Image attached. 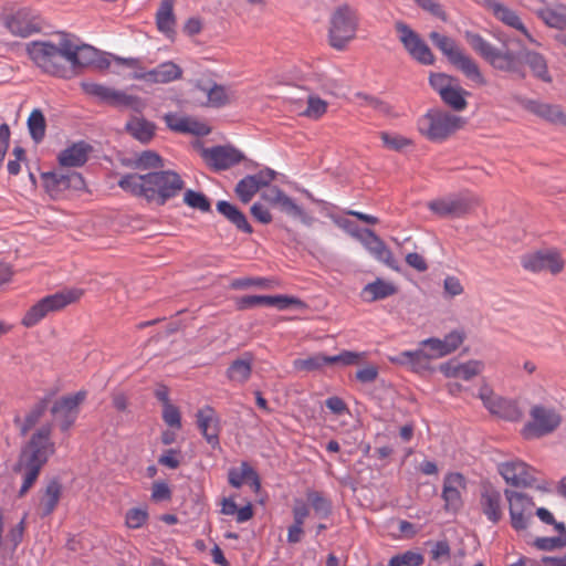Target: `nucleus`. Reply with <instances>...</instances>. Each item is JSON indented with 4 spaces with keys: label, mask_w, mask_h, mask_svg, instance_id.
Segmentation results:
<instances>
[{
    "label": "nucleus",
    "mask_w": 566,
    "mask_h": 566,
    "mask_svg": "<svg viewBox=\"0 0 566 566\" xmlns=\"http://www.w3.org/2000/svg\"><path fill=\"white\" fill-rule=\"evenodd\" d=\"M30 59L45 73L69 78L73 71L97 63L98 51L88 44H80L73 38L63 36L57 44L33 41L27 45Z\"/></svg>",
    "instance_id": "nucleus-1"
},
{
    "label": "nucleus",
    "mask_w": 566,
    "mask_h": 566,
    "mask_svg": "<svg viewBox=\"0 0 566 566\" xmlns=\"http://www.w3.org/2000/svg\"><path fill=\"white\" fill-rule=\"evenodd\" d=\"M118 186L134 196L161 206L176 197L182 190L185 182L176 171L161 170L145 175H125L119 179Z\"/></svg>",
    "instance_id": "nucleus-2"
},
{
    "label": "nucleus",
    "mask_w": 566,
    "mask_h": 566,
    "mask_svg": "<svg viewBox=\"0 0 566 566\" xmlns=\"http://www.w3.org/2000/svg\"><path fill=\"white\" fill-rule=\"evenodd\" d=\"M51 426L39 428L31 437L29 443L21 450L18 461L13 465V472L21 474L22 485L19 496L22 497L38 480L41 469L49 457L54 452V444L50 440Z\"/></svg>",
    "instance_id": "nucleus-3"
},
{
    "label": "nucleus",
    "mask_w": 566,
    "mask_h": 566,
    "mask_svg": "<svg viewBox=\"0 0 566 566\" xmlns=\"http://www.w3.org/2000/svg\"><path fill=\"white\" fill-rule=\"evenodd\" d=\"M429 38L448 59V61L460 70L469 80L479 85H484L486 83L476 62L470 55L465 54L452 38L436 31H432L429 34Z\"/></svg>",
    "instance_id": "nucleus-4"
},
{
    "label": "nucleus",
    "mask_w": 566,
    "mask_h": 566,
    "mask_svg": "<svg viewBox=\"0 0 566 566\" xmlns=\"http://www.w3.org/2000/svg\"><path fill=\"white\" fill-rule=\"evenodd\" d=\"M83 295L81 289H64L54 294L48 295L35 303L23 316L22 324L25 327L35 326L49 313L56 312L66 305L76 302Z\"/></svg>",
    "instance_id": "nucleus-5"
},
{
    "label": "nucleus",
    "mask_w": 566,
    "mask_h": 566,
    "mask_svg": "<svg viewBox=\"0 0 566 566\" xmlns=\"http://www.w3.org/2000/svg\"><path fill=\"white\" fill-rule=\"evenodd\" d=\"M464 119L460 116L440 112L429 111L419 122L418 127L422 135L433 142H441L460 129Z\"/></svg>",
    "instance_id": "nucleus-6"
},
{
    "label": "nucleus",
    "mask_w": 566,
    "mask_h": 566,
    "mask_svg": "<svg viewBox=\"0 0 566 566\" xmlns=\"http://www.w3.org/2000/svg\"><path fill=\"white\" fill-rule=\"evenodd\" d=\"M465 39L471 48L494 69L516 73L517 55L510 50H500L483 39L480 34L467 32Z\"/></svg>",
    "instance_id": "nucleus-7"
},
{
    "label": "nucleus",
    "mask_w": 566,
    "mask_h": 566,
    "mask_svg": "<svg viewBox=\"0 0 566 566\" xmlns=\"http://www.w3.org/2000/svg\"><path fill=\"white\" fill-rule=\"evenodd\" d=\"M358 28V15L348 4L339 6L331 17L329 43L334 49L343 50L352 41Z\"/></svg>",
    "instance_id": "nucleus-8"
},
{
    "label": "nucleus",
    "mask_w": 566,
    "mask_h": 566,
    "mask_svg": "<svg viewBox=\"0 0 566 566\" xmlns=\"http://www.w3.org/2000/svg\"><path fill=\"white\" fill-rule=\"evenodd\" d=\"M530 418L522 429V434L527 440L554 432L562 422V416L554 407L541 403L532 406Z\"/></svg>",
    "instance_id": "nucleus-9"
},
{
    "label": "nucleus",
    "mask_w": 566,
    "mask_h": 566,
    "mask_svg": "<svg viewBox=\"0 0 566 566\" xmlns=\"http://www.w3.org/2000/svg\"><path fill=\"white\" fill-rule=\"evenodd\" d=\"M9 32L19 38H28L42 31L43 19L31 8H20L4 18Z\"/></svg>",
    "instance_id": "nucleus-10"
},
{
    "label": "nucleus",
    "mask_w": 566,
    "mask_h": 566,
    "mask_svg": "<svg viewBox=\"0 0 566 566\" xmlns=\"http://www.w3.org/2000/svg\"><path fill=\"white\" fill-rule=\"evenodd\" d=\"M521 264L525 270L534 273L547 271L555 275L563 271L565 262L557 250L544 249L524 254L521 258Z\"/></svg>",
    "instance_id": "nucleus-11"
},
{
    "label": "nucleus",
    "mask_w": 566,
    "mask_h": 566,
    "mask_svg": "<svg viewBox=\"0 0 566 566\" xmlns=\"http://www.w3.org/2000/svg\"><path fill=\"white\" fill-rule=\"evenodd\" d=\"M509 502L512 527L520 532L527 528L533 518L535 504L530 496L522 492L505 490Z\"/></svg>",
    "instance_id": "nucleus-12"
},
{
    "label": "nucleus",
    "mask_w": 566,
    "mask_h": 566,
    "mask_svg": "<svg viewBox=\"0 0 566 566\" xmlns=\"http://www.w3.org/2000/svg\"><path fill=\"white\" fill-rule=\"evenodd\" d=\"M42 181L48 193L56 198L65 190H83L85 188L84 178L76 171H49L42 174Z\"/></svg>",
    "instance_id": "nucleus-13"
},
{
    "label": "nucleus",
    "mask_w": 566,
    "mask_h": 566,
    "mask_svg": "<svg viewBox=\"0 0 566 566\" xmlns=\"http://www.w3.org/2000/svg\"><path fill=\"white\" fill-rule=\"evenodd\" d=\"M395 27L399 40L415 60L424 65L433 64L434 56L430 48L409 25L399 21L396 22Z\"/></svg>",
    "instance_id": "nucleus-14"
},
{
    "label": "nucleus",
    "mask_w": 566,
    "mask_h": 566,
    "mask_svg": "<svg viewBox=\"0 0 566 566\" xmlns=\"http://www.w3.org/2000/svg\"><path fill=\"white\" fill-rule=\"evenodd\" d=\"M475 203L473 198L458 195L431 200L428 208L439 217L460 218L469 213Z\"/></svg>",
    "instance_id": "nucleus-15"
},
{
    "label": "nucleus",
    "mask_w": 566,
    "mask_h": 566,
    "mask_svg": "<svg viewBox=\"0 0 566 566\" xmlns=\"http://www.w3.org/2000/svg\"><path fill=\"white\" fill-rule=\"evenodd\" d=\"M464 334L461 331H452L443 339L430 337L421 340L419 346L424 349L429 361L444 357L457 350L463 343Z\"/></svg>",
    "instance_id": "nucleus-16"
},
{
    "label": "nucleus",
    "mask_w": 566,
    "mask_h": 566,
    "mask_svg": "<svg viewBox=\"0 0 566 566\" xmlns=\"http://www.w3.org/2000/svg\"><path fill=\"white\" fill-rule=\"evenodd\" d=\"M353 237L358 239L377 261L395 271L399 270L398 262L394 258L392 252L373 230L364 229L361 233H353Z\"/></svg>",
    "instance_id": "nucleus-17"
},
{
    "label": "nucleus",
    "mask_w": 566,
    "mask_h": 566,
    "mask_svg": "<svg viewBox=\"0 0 566 566\" xmlns=\"http://www.w3.org/2000/svg\"><path fill=\"white\" fill-rule=\"evenodd\" d=\"M480 398L490 412L503 419L518 421L523 417V412L516 402L494 395L488 387L481 388Z\"/></svg>",
    "instance_id": "nucleus-18"
},
{
    "label": "nucleus",
    "mask_w": 566,
    "mask_h": 566,
    "mask_svg": "<svg viewBox=\"0 0 566 566\" xmlns=\"http://www.w3.org/2000/svg\"><path fill=\"white\" fill-rule=\"evenodd\" d=\"M85 396L84 391H78L62 397L53 405L51 411L59 420L62 431H67L75 422L78 415V405L85 399Z\"/></svg>",
    "instance_id": "nucleus-19"
},
{
    "label": "nucleus",
    "mask_w": 566,
    "mask_h": 566,
    "mask_svg": "<svg viewBox=\"0 0 566 566\" xmlns=\"http://www.w3.org/2000/svg\"><path fill=\"white\" fill-rule=\"evenodd\" d=\"M499 471L503 479L517 488H527L534 486L536 482L535 473L536 471L528 467L525 462L522 461H512L502 463L499 467Z\"/></svg>",
    "instance_id": "nucleus-20"
},
{
    "label": "nucleus",
    "mask_w": 566,
    "mask_h": 566,
    "mask_svg": "<svg viewBox=\"0 0 566 566\" xmlns=\"http://www.w3.org/2000/svg\"><path fill=\"white\" fill-rule=\"evenodd\" d=\"M206 161L217 170H224L240 163L243 155L231 146H214L202 153Z\"/></svg>",
    "instance_id": "nucleus-21"
},
{
    "label": "nucleus",
    "mask_w": 566,
    "mask_h": 566,
    "mask_svg": "<svg viewBox=\"0 0 566 566\" xmlns=\"http://www.w3.org/2000/svg\"><path fill=\"white\" fill-rule=\"evenodd\" d=\"M166 125L174 132L191 134L196 136L209 135L210 127L189 116H180L176 113H168L165 115Z\"/></svg>",
    "instance_id": "nucleus-22"
},
{
    "label": "nucleus",
    "mask_w": 566,
    "mask_h": 566,
    "mask_svg": "<svg viewBox=\"0 0 566 566\" xmlns=\"http://www.w3.org/2000/svg\"><path fill=\"white\" fill-rule=\"evenodd\" d=\"M465 489V480L460 473H449L443 480L442 499L446 510H458L461 504V491Z\"/></svg>",
    "instance_id": "nucleus-23"
},
{
    "label": "nucleus",
    "mask_w": 566,
    "mask_h": 566,
    "mask_svg": "<svg viewBox=\"0 0 566 566\" xmlns=\"http://www.w3.org/2000/svg\"><path fill=\"white\" fill-rule=\"evenodd\" d=\"M197 424L206 441L216 448L219 446V418L214 410L207 406L197 412Z\"/></svg>",
    "instance_id": "nucleus-24"
},
{
    "label": "nucleus",
    "mask_w": 566,
    "mask_h": 566,
    "mask_svg": "<svg viewBox=\"0 0 566 566\" xmlns=\"http://www.w3.org/2000/svg\"><path fill=\"white\" fill-rule=\"evenodd\" d=\"M480 504L483 514L490 522L496 524L501 521L503 516L502 494L497 489L491 485L483 486Z\"/></svg>",
    "instance_id": "nucleus-25"
},
{
    "label": "nucleus",
    "mask_w": 566,
    "mask_h": 566,
    "mask_svg": "<svg viewBox=\"0 0 566 566\" xmlns=\"http://www.w3.org/2000/svg\"><path fill=\"white\" fill-rule=\"evenodd\" d=\"M523 106L528 112L549 123L566 126V114L557 105L542 103L536 99H525L523 101Z\"/></svg>",
    "instance_id": "nucleus-26"
},
{
    "label": "nucleus",
    "mask_w": 566,
    "mask_h": 566,
    "mask_svg": "<svg viewBox=\"0 0 566 566\" xmlns=\"http://www.w3.org/2000/svg\"><path fill=\"white\" fill-rule=\"evenodd\" d=\"M394 364L408 367L410 370L421 373L430 368V361L424 349L420 346L415 350H403L389 358Z\"/></svg>",
    "instance_id": "nucleus-27"
},
{
    "label": "nucleus",
    "mask_w": 566,
    "mask_h": 566,
    "mask_svg": "<svg viewBox=\"0 0 566 566\" xmlns=\"http://www.w3.org/2000/svg\"><path fill=\"white\" fill-rule=\"evenodd\" d=\"M293 303H295L294 298L282 295H247L237 300V307L239 310H247L256 306H277L279 308H286Z\"/></svg>",
    "instance_id": "nucleus-28"
},
{
    "label": "nucleus",
    "mask_w": 566,
    "mask_h": 566,
    "mask_svg": "<svg viewBox=\"0 0 566 566\" xmlns=\"http://www.w3.org/2000/svg\"><path fill=\"white\" fill-rule=\"evenodd\" d=\"M92 147L85 142H77L59 154V164L63 168L81 167L88 157Z\"/></svg>",
    "instance_id": "nucleus-29"
},
{
    "label": "nucleus",
    "mask_w": 566,
    "mask_h": 566,
    "mask_svg": "<svg viewBox=\"0 0 566 566\" xmlns=\"http://www.w3.org/2000/svg\"><path fill=\"white\" fill-rule=\"evenodd\" d=\"M493 15L501 21L503 24L515 29L521 32L526 40L532 44H537L536 40L532 36V34L526 29L518 13L507 6L500 3V6H494Z\"/></svg>",
    "instance_id": "nucleus-30"
},
{
    "label": "nucleus",
    "mask_w": 566,
    "mask_h": 566,
    "mask_svg": "<svg viewBox=\"0 0 566 566\" xmlns=\"http://www.w3.org/2000/svg\"><path fill=\"white\" fill-rule=\"evenodd\" d=\"M195 91L202 93L207 101L202 105L208 107L219 108L229 103V94L226 86L212 83L198 82L195 85Z\"/></svg>",
    "instance_id": "nucleus-31"
},
{
    "label": "nucleus",
    "mask_w": 566,
    "mask_h": 566,
    "mask_svg": "<svg viewBox=\"0 0 566 566\" xmlns=\"http://www.w3.org/2000/svg\"><path fill=\"white\" fill-rule=\"evenodd\" d=\"M62 495V485L57 480L50 481L44 488L39 502V515L46 517L56 509Z\"/></svg>",
    "instance_id": "nucleus-32"
},
{
    "label": "nucleus",
    "mask_w": 566,
    "mask_h": 566,
    "mask_svg": "<svg viewBox=\"0 0 566 566\" xmlns=\"http://www.w3.org/2000/svg\"><path fill=\"white\" fill-rule=\"evenodd\" d=\"M229 483L233 488H240L247 481L250 482L251 486L255 492L261 488V482L256 471L245 461H243L240 468H232L228 473Z\"/></svg>",
    "instance_id": "nucleus-33"
},
{
    "label": "nucleus",
    "mask_w": 566,
    "mask_h": 566,
    "mask_svg": "<svg viewBox=\"0 0 566 566\" xmlns=\"http://www.w3.org/2000/svg\"><path fill=\"white\" fill-rule=\"evenodd\" d=\"M146 76L150 78V84H167L181 78L182 69L175 62L167 61L149 70Z\"/></svg>",
    "instance_id": "nucleus-34"
},
{
    "label": "nucleus",
    "mask_w": 566,
    "mask_h": 566,
    "mask_svg": "<svg viewBox=\"0 0 566 566\" xmlns=\"http://www.w3.org/2000/svg\"><path fill=\"white\" fill-rule=\"evenodd\" d=\"M127 133H129L136 140L147 144L154 136L156 126L154 123L144 117L134 116L125 125Z\"/></svg>",
    "instance_id": "nucleus-35"
},
{
    "label": "nucleus",
    "mask_w": 566,
    "mask_h": 566,
    "mask_svg": "<svg viewBox=\"0 0 566 566\" xmlns=\"http://www.w3.org/2000/svg\"><path fill=\"white\" fill-rule=\"evenodd\" d=\"M158 30L168 38L175 35L176 18L174 14V1L163 0L156 13Z\"/></svg>",
    "instance_id": "nucleus-36"
},
{
    "label": "nucleus",
    "mask_w": 566,
    "mask_h": 566,
    "mask_svg": "<svg viewBox=\"0 0 566 566\" xmlns=\"http://www.w3.org/2000/svg\"><path fill=\"white\" fill-rule=\"evenodd\" d=\"M108 105L116 108L130 109L135 113H142L146 107V102L137 95H132L125 91L113 87Z\"/></svg>",
    "instance_id": "nucleus-37"
},
{
    "label": "nucleus",
    "mask_w": 566,
    "mask_h": 566,
    "mask_svg": "<svg viewBox=\"0 0 566 566\" xmlns=\"http://www.w3.org/2000/svg\"><path fill=\"white\" fill-rule=\"evenodd\" d=\"M397 292V287L387 281L381 279H377L374 282L368 283L363 289L361 295L366 302H375L378 300H384L394 295Z\"/></svg>",
    "instance_id": "nucleus-38"
},
{
    "label": "nucleus",
    "mask_w": 566,
    "mask_h": 566,
    "mask_svg": "<svg viewBox=\"0 0 566 566\" xmlns=\"http://www.w3.org/2000/svg\"><path fill=\"white\" fill-rule=\"evenodd\" d=\"M217 210L242 232L252 233V228L245 216L232 203L221 200L217 203Z\"/></svg>",
    "instance_id": "nucleus-39"
},
{
    "label": "nucleus",
    "mask_w": 566,
    "mask_h": 566,
    "mask_svg": "<svg viewBox=\"0 0 566 566\" xmlns=\"http://www.w3.org/2000/svg\"><path fill=\"white\" fill-rule=\"evenodd\" d=\"M520 57L530 66L536 77L544 82H551L547 63L539 53L524 51L520 53Z\"/></svg>",
    "instance_id": "nucleus-40"
},
{
    "label": "nucleus",
    "mask_w": 566,
    "mask_h": 566,
    "mask_svg": "<svg viewBox=\"0 0 566 566\" xmlns=\"http://www.w3.org/2000/svg\"><path fill=\"white\" fill-rule=\"evenodd\" d=\"M467 95H469V93L465 90H463L460 86L459 82L457 81L453 85L447 88V91H444L443 94L440 95V97L452 109L461 112L468 105L465 99Z\"/></svg>",
    "instance_id": "nucleus-41"
},
{
    "label": "nucleus",
    "mask_w": 566,
    "mask_h": 566,
    "mask_svg": "<svg viewBox=\"0 0 566 566\" xmlns=\"http://www.w3.org/2000/svg\"><path fill=\"white\" fill-rule=\"evenodd\" d=\"M252 360L250 357L232 361L227 370V376L231 381L244 384L251 376Z\"/></svg>",
    "instance_id": "nucleus-42"
},
{
    "label": "nucleus",
    "mask_w": 566,
    "mask_h": 566,
    "mask_svg": "<svg viewBox=\"0 0 566 566\" xmlns=\"http://www.w3.org/2000/svg\"><path fill=\"white\" fill-rule=\"evenodd\" d=\"M555 530L559 533L558 536L538 537L535 539L534 545L541 551H554L566 547V526L564 523H555Z\"/></svg>",
    "instance_id": "nucleus-43"
},
{
    "label": "nucleus",
    "mask_w": 566,
    "mask_h": 566,
    "mask_svg": "<svg viewBox=\"0 0 566 566\" xmlns=\"http://www.w3.org/2000/svg\"><path fill=\"white\" fill-rule=\"evenodd\" d=\"M538 17L551 28L562 31L566 30V9L565 8H544L538 11Z\"/></svg>",
    "instance_id": "nucleus-44"
},
{
    "label": "nucleus",
    "mask_w": 566,
    "mask_h": 566,
    "mask_svg": "<svg viewBox=\"0 0 566 566\" xmlns=\"http://www.w3.org/2000/svg\"><path fill=\"white\" fill-rule=\"evenodd\" d=\"M306 497L318 517L326 518L329 516L332 512V503L323 495V493L315 490H308L306 492Z\"/></svg>",
    "instance_id": "nucleus-45"
},
{
    "label": "nucleus",
    "mask_w": 566,
    "mask_h": 566,
    "mask_svg": "<svg viewBox=\"0 0 566 566\" xmlns=\"http://www.w3.org/2000/svg\"><path fill=\"white\" fill-rule=\"evenodd\" d=\"M81 87L86 95L108 105L113 87L91 81H83Z\"/></svg>",
    "instance_id": "nucleus-46"
},
{
    "label": "nucleus",
    "mask_w": 566,
    "mask_h": 566,
    "mask_svg": "<svg viewBox=\"0 0 566 566\" xmlns=\"http://www.w3.org/2000/svg\"><path fill=\"white\" fill-rule=\"evenodd\" d=\"M329 356L315 354L306 358H297L293 361V367L298 371H314L326 365H331Z\"/></svg>",
    "instance_id": "nucleus-47"
},
{
    "label": "nucleus",
    "mask_w": 566,
    "mask_h": 566,
    "mask_svg": "<svg viewBox=\"0 0 566 566\" xmlns=\"http://www.w3.org/2000/svg\"><path fill=\"white\" fill-rule=\"evenodd\" d=\"M28 128L35 143H40L44 138L46 125L44 115L40 109L35 108L31 112L28 118Z\"/></svg>",
    "instance_id": "nucleus-48"
},
{
    "label": "nucleus",
    "mask_w": 566,
    "mask_h": 566,
    "mask_svg": "<svg viewBox=\"0 0 566 566\" xmlns=\"http://www.w3.org/2000/svg\"><path fill=\"white\" fill-rule=\"evenodd\" d=\"M134 167L140 170L158 169L164 167V160L156 151L144 150L136 155Z\"/></svg>",
    "instance_id": "nucleus-49"
},
{
    "label": "nucleus",
    "mask_w": 566,
    "mask_h": 566,
    "mask_svg": "<svg viewBox=\"0 0 566 566\" xmlns=\"http://www.w3.org/2000/svg\"><path fill=\"white\" fill-rule=\"evenodd\" d=\"M45 405L43 402L34 406L21 421L20 417L14 418V423L20 426L21 436H25L43 415Z\"/></svg>",
    "instance_id": "nucleus-50"
},
{
    "label": "nucleus",
    "mask_w": 566,
    "mask_h": 566,
    "mask_svg": "<svg viewBox=\"0 0 566 566\" xmlns=\"http://www.w3.org/2000/svg\"><path fill=\"white\" fill-rule=\"evenodd\" d=\"M259 190L256 181L250 176L241 179L235 186V193L243 203H248Z\"/></svg>",
    "instance_id": "nucleus-51"
},
{
    "label": "nucleus",
    "mask_w": 566,
    "mask_h": 566,
    "mask_svg": "<svg viewBox=\"0 0 566 566\" xmlns=\"http://www.w3.org/2000/svg\"><path fill=\"white\" fill-rule=\"evenodd\" d=\"M424 562L423 556L415 551H407L402 554L392 556L389 559V566H421Z\"/></svg>",
    "instance_id": "nucleus-52"
},
{
    "label": "nucleus",
    "mask_w": 566,
    "mask_h": 566,
    "mask_svg": "<svg viewBox=\"0 0 566 566\" xmlns=\"http://www.w3.org/2000/svg\"><path fill=\"white\" fill-rule=\"evenodd\" d=\"M184 201L189 207L198 209L202 212H207L210 210V202L208 198L201 192L188 189L184 193Z\"/></svg>",
    "instance_id": "nucleus-53"
},
{
    "label": "nucleus",
    "mask_w": 566,
    "mask_h": 566,
    "mask_svg": "<svg viewBox=\"0 0 566 566\" xmlns=\"http://www.w3.org/2000/svg\"><path fill=\"white\" fill-rule=\"evenodd\" d=\"M148 512L146 509L133 507L127 511L125 524L128 528H140L148 521Z\"/></svg>",
    "instance_id": "nucleus-54"
},
{
    "label": "nucleus",
    "mask_w": 566,
    "mask_h": 566,
    "mask_svg": "<svg viewBox=\"0 0 566 566\" xmlns=\"http://www.w3.org/2000/svg\"><path fill=\"white\" fill-rule=\"evenodd\" d=\"M314 81L318 90L332 95H338L343 87L338 81L325 74H315Z\"/></svg>",
    "instance_id": "nucleus-55"
},
{
    "label": "nucleus",
    "mask_w": 566,
    "mask_h": 566,
    "mask_svg": "<svg viewBox=\"0 0 566 566\" xmlns=\"http://www.w3.org/2000/svg\"><path fill=\"white\" fill-rule=\"evenodd\" d=\"M380 138L384 143V146L390 150L399 151L403 149L406 146L410 145V140L398 134H390L387 132L380 133Z\"/></svg>",
    "instance_id": "nucleus-56"
},
{
    "label": "nucleus",
    "mask_w": 566,
    "mask_h": 566,
    "mask_svg": "<svg viewBox=\"0 0 566 566\" xmlns=\"http://www.w3.org/2000/svg\"><path fill=\"white\" fill-rule=\"evenodd\" d=\"M458 80L453 76L447 75L444 73H436L431 74L429 77L430 85L434 91L438 92L439 95L443 94L447 88L453 85Z\"/></svg>",
    "instance_id": "nucleus-57"
},
{
    "label": "nucleus",
    "mask_w": 566,
    "mask_h": 566,
    "mask_svg": "<svg viewBox=\"0 0 566 566\" xmlns=\"http://www.w3.org/2000/svg\"><path fill=\"white\" fill-rule=\"evenodd\" d=\"M327 109V103L319 97L308 96L307 107L304 114L313 119L319 118L323 114H325Z\"/></svg>",
    "instance_id": "nucleus-58"
},
{
    "label": "nucleus",
    "mask_w": 566,
    "mask_h": 566,
    "mask_svg": "<svg viewBox=\"0 0 566 566\" xmlns=\"http://www.w3.org/2000/svg\"><path fill=\"white\" fill-rule=\"evenodd\" d=\"M482 370V363L478 360H470L459 365L458 378L462 380H471L474 376L479 375Z\"/></svg>",
    "instance_id": "nucleus-59"
},
{
    "label": "nucleus",
    "mask_w": 566,
    "mask_h": 566,
    "mask_svg": "<svg viewBox=\"0 0 566 566\" xmlns=\"http://www.w3.org/2000/svg\"><path fill=\"white\" fill-rule=\"evenodd\" d=\"M277 206L280 207V209L282 211H284L285 213H287L290 216L300 218L302 220H305V218H306L304 210L298 205H296L292 198H290L285 193L283 197H281V201Z\"/></svg>",
    "instance_id": "nucleus-60"
},
{
    "label": "nucleus",
    "mask_w": 566,
    "mask_h": 566,
    "mask_svg": "<svg viewBox=\"0 0 566 566\" xmlns=\"http://www.w3.org/2000/svg\"><path fill=\"white\" fill-rule=\"evenodd\" d=\"M364 356V353L344 350L338 355L329 356L328 360L331 361V364L339 363L342 365L348 366L357 364L359 359L363 358Z\"/></svg>",
    "instance_id": "nucleus-61"
},
{
    "label": "nucleus",
    "mask_w": 566,
    "mask_h": 566,
    "mask_svg": "<svg viewBox=\"0 0 566 566\" xmlns=\"http://www.w3.org/2000/svg\"><path fill=\"white\" fill-rule=\"evenodd\" d=\"M171 499V490L168 483L164 481H157L151 488V500L154 502H164Z\"/></svg>",
    "instance_id": "nucleus-62"
},
{
    "label": "nucleus",
    "mask_w": 566,
    "mask_h": 566,
    "mask_svg": "<svg viewBox=\"0 0 566 566\" xmlns=\"http://www.w3.org/2000/svg\"><path fill=\"white\" fill-rule=\"evenodd\" d=\"M164 421L172 428L181 427V417L178 408L174 405H167L163 409Z\"/></svg>",
    "instance_id": "nucleus-63"
},
{
    "label": "nucleus",
    "mask_w": 566,
    "mask_h": 566,
    "mask_svg": "<svg viewBox=\"0 0 566 566\" xmlns=\"http://www.w3.org/2000/svg\"><path fill=\"white\" fill-rule=\"evenodd\" d=\"M158 463L169 469H177L180 464V451L176 449L166 450L158 458Z\"/></svg>",
    "instance_id": "nucleus-64"
}]
</instances>
